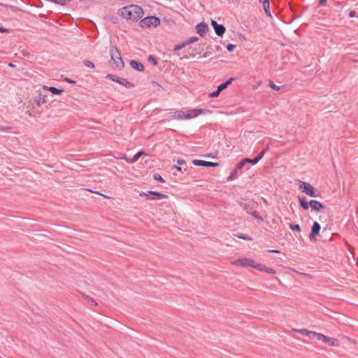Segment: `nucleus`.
Segmentation results:
<instances>
[{
	"instance_id": "nucleus-1",
	"label": "nucleus",
	"mask_w": 358,
	"mask_h": 358,
	"mask_svg": "<svg viewBox=\"0 0 358 358\" xmlns=\"http://www.w3.org/2000/svg\"><path fill=\"white\" fill-rule=\"evenodd\" d=\"M119 14L127 21L137 22L143 17L144 10L141 6L131 4L120 8Z\"/></svg>"
},
{
	"instance_id": "nucleus-2",
	"label": "nucleus",
	"mask_w": 358,
	"mask_h": 358,
	"mask_svg": "<svg viewBox=\"0 0 358 358\" xmlns=\"http://www.w3.org/2000/svg\"><path fill=\"white\" fill-rule=\"evenodd\" d=\"M298 199L301 207L304 210H308L309 206H310L313 210L317 212L324 208V206L317 200L311 199L308 202L304 197H299Z\"/></svg>"
},
{
	"instance_id": "nucleus-3",
	"label": "nucleus",
	"mask_w": 358,
	"mask_h": 358,
	"mask_svg": "<svg viewBox=\"0 0 358 358\" xmlns=\"http://www.w3.org/2000/svg\"><path fill=\"white\" fill-rule=\"evenodd\" d=\"M110 62H113L117 69L121 70L124 68V64L120 52L116 46L110 47Z\"/></svg>"
},
{
	"instance_id": "nucleus-4",
	"label": "nucleus",
	"mask_w": 358,
	"mask_h": 358,
	"mask_svg": "<svg viewBox=\"0 0 358 358\" xmlns=\"http://www.w3.org/2000/svg\"><path fill=\"white\" fill-rule=\"evenodd\" d=\"M160 24V20L156 16H148L141 18L139 22V26L141 28L157 27Z\"/></svg>"
},
{
	"instance_id": "nucleus-5",
	"label": "nucleus",
	"mask_w": 358,
	"mask_h": 358,
	"mask_svg": "<svg viewBox=\"0 0 358 358\" xmlns=\"http://www.w3.org/2000/svg\"><path fill=\"white\" fill-rule=\"evenodd\" d=\"M299 189L311 197L319 196V192L315 189V187L310 183L299 180Z\"/></svg>"
},
{
	"instance_id": "nucleus-6",
	"label": "nucleus",
	"mask_w": 358,
	"mask_h": 358,
	"mask_svg": "<svg viewBox=\"0 0 358 358\" xmlns=\"http://www.w3.org/2000/svg\"><path fill=\"white\" fill-rule=\"evenodd\" d=\"M139 194L141 196H144L147 199L150 200H162L163 199L168 198V195L157 191H148L147 192H141Z\"/></svg>"
},
{
	"instance_id": "nucleus-7",
	"label": "nucleus",
	"mask_w": 358,
	"mask_h": 358,
	"mask_svg": "<svg viewBox=\"0 0 358 358\" xmlns=\"http://www.w3.org/2000/svg\"><path fill=\"white\" fill-rule=\"evenodd\" d=\"M259 263H257L254 259L250 258H241L238 259L232 262L233 265L240 266H249L256 269V266H258Z\"/></svg>"
},
{
	"instance_id": "nucleus-8",
	"label": "nucleus",
	"mask_w": 358,
	"mask_h": 358,
	"mask_svg": "<svg viewBox=\"0 0 358 358\" xmlns=\"http://www.w3.org/2000/svg\"><path fill=\"white\" fill-rule=\"evenodd\" d=\"M106 78L112 81L116 82V83L126 87L127 88H131L134 87V84L130 83L129 81H128L127 79L117 77L113 74H108L106 76Z\"/></svg>"
},
{
	"instance_id": "nucleus-9",
	"label": "nucleus",
	"mask_w": 358,
	"mask_h": 358,
	"mask_svg": "<svg viewBox=\"0 0 358 358\" xmlns=\"http://www.w3.org/2000/svg\"><path fill=\"white\" fill-rule=\"evenodd\" d=\"M206 112H209V110L207 109L202 108L188 110L187 111H185V120H189L196 117L199 115L204 114Z\"/></svg>"
},
{
	"instance_id": "nucleus-10",
	"label": "nucleus",
	"mask_w": 358,
	"mask_h": 358,
	"mask_svg": "<svg viewBox=\"0 0 358 358\" xmlns=\"http://www.w3.org/2000/svg\"><path fill=\"white\" fill-rule=\"evenodd\" d=\"M211 25L213 26L215 34L219 36H222L226 29L222 24H218L215 20H211Z\"/></svg>"
},
{
	"instance_id": "nucleus-11",
	"label": "nucleus",
	"mask_w": 358,
	"mask_h": 358,
	"mask_svg": "<svg viewBox=\"0 0 358 358\" xmlns=\"http://www.w3.org/2000/svg\"><path fill=\"white\" fill-rule=\"evenodd\" d=\"M192 164L198 166H206V167H216L218 166V163L207 162L200 159H194L192 161Z\"/></svg>"
},
{
	"instance_id": "nucleus-12",
	"label": "nucleus",
	"mask_w": 358,
	"mask_h": 358,
	"mask_svg": "<svg viewBox=\"0 0 358 358\" xmlns=\"http://www.w3.org/2000/svg\"><path fill=\"white\" fill-rule=\"evenodd\" d=\"M196 29L197 33L201 36H204L206 34L207 31H208L209 28L206 22H201L196 26Z\"/></svg>"
},
{
	"instance_id": "nucleus-13",
	"label": "nucleus",
	"mask_w": 358,
	"mask_h": 358,
	"mask_svg": "<svg viewBox=\"0 0 358 358\" xmlns=\"http://www.w3.org/2000/svg\"><path fill=\"white\" fill-rule=\"evenodd\" d=\"M320 229V224L317 222H314L312 226L311 232L309 234L310 240L313 241L315 238V236L319 234Z\"/></svg>"
},
{
	"instance_id": "nucleus-14",
	"label": "nucleus",
	"mask_w": 358,
	"mask_h": 358,
	"mask_svg": "<svg viewBox=\"0 0 358 358\" xmlns=\"http://www.w3.org/2000/svg\"><path fill=\"white\" fill-rule=\"evenodd\" d=\"M129 64L132 69L139 72H142L145 69L143 64L136 60H131Z\"/></svg>"
},
{
	"instance_id": "nucleus-15",
	"label": "nucleus",
	"mask_w": 358,
	"mask_h": 358,
	"mask_svg": "<svg viewBox=\"0 0 358 358\" xmlns=\"http://www.w3.org/2000/svg\"><path fill=\"white\" fill-rule=\"evenodd\" d=\"M256 269L258 271H264L268 274H275L276 271L270 267H266V266L258 264V266H256Z\"/></svg>"
},
{
	"instance_id": "nucleus-16",
	"label": "nucleus",
	"mask_w": 358,
	"mask_h": 358,
	"mask_svg": "<svg viewBox=\"0 0 358 358\" xmlns=\"http://www.w3.org/2000/svg\"><path fill=\"white\" fill-rule=\"evenodd\" d=\"M296 331L303 336H308L310 338H314L315 336L316 332L313 331H309L306 329H301L296 330Z\"/></svg>"
},
{
	"instance_id": "nucleus-17",
	"label": "nucleus",
	"mask_w": 358,
	"mask_h": 358,
	"mask_svg": "<svg viewBox=\"0 0 358 358\" xmlns=\"http://www.w3.org/2000/svg\"><path fill=\"white\" fill-rule=\"evenodd\" d=\"M185 111L184 110H177L173 113L171 117L175 120H185Z\"/></svg>"
},
{
	"instance_id": "nucleus-18",
	"label": "nucleus",
	"mask_w": 358,
	"mask_h": 358,
	"mask_svg": "<svg viewBox=\"0 0 358 358\" xmlns=\"http://www.w3.org/2000/svg\"><path fill=\"white\" fill-rule=\"evenodd\" d=\"M234 80V78H229L227 80H226L224 83L220 84L217 88L219 89V91H222L223 90L226 89Z\"/></svg>"
},
{
	"instance_id": "nucleus-19",
	"label": "nucleus",
	"mask_w": 358,
	"mask_h": 358,
	"mask_svg": "<svg viewBox=\"0 0 358 358\" xmlns=\"http://www.w3.org/2000/svg\"><path fill=\"white\" fill-rule=\"evenodd\" d=\"M262 4L264 9L265 13L268 16H271V12L269 11V2L268 0H262Z\"/></svg>"
},
{
	"instance_id": "nucleus-20",
	"label": "nucleus",
	"mask_w": 358,
	"mask_h": 358,
	"mask_svg": "<svg viewBox=\"0 0 358 358\" xmlns=\"http://www.w3.org/2000/svg\"><path fill=\"white\" fill-rule=\"evenodd\" d=\"M326 343H327L329 346H338V341L337 339L334 338H327V340L326 341Z\"/></svg>"
},
{
	"instance_id": "nucleus-21",
	"label": "nucleus",
	"mask_w": 358,
	"mask_h": 358,
	"mask_svg": "<svg viewBox=\"0 0 358 358\" xmlns=\"http://www.w3.org/2000/svg\"><path fill=\"white\" fill-rule=\"evenodd\" d=\"M48 90L53 94H61L64 92L63 90L58 89L55 87H48Z\"/></svg>"
},
{
	"instance_id": "nucleus-22",
	"label": "nucleus",
	"mask_w": 358,
	"mask_h": 358,
	"mask_svg": "<svg viewBox=\"0 0 358 358\" xmlns=\"http://www.w3.org/2000/svg\"><path fill=\"white\" fill-rule=\"evenodd\" d=\"M143 153V152L139 151L136 154H135L131 159L127 161L130 163H134L136 161H138V159L141 157V156H142Z\"/></svg>"
},
{
	"instance_id": "nucleus-23",
	"label": "nucleus",
	"mask_w": 358,
	"mask_h": 358,
	"mask_svg": "<svg viewBox=\"0 0 358 358\" xmlns=\"http://www.w3.org/2000/svg\"><path fill=\"white\" fill-rule=\"evenodd\" d=\"M315 337L318 340V341H321L324 343H326L327 340V338L328 336L322 334H320V333H317L315 334Z\"/></svg>"
},
{
	"instance_id": "nucleus-24",
	"label": "nucleus",
	"mask_w": 358,
	"mask_h": 358,
	"mask_svg": "<svg viewBox=\"0 0 358 358\" xmlns=\"http://www.w3.org/2000/svg\"><path fill=\"white\" fill-rule=\"evenodd\" d=\"M36 101L38 106L42 105L46 102V97H45V96L40 95L37 98Z\"/></svg>"
},
{
	"instance_id": "nucleus-25",
	"label": "nucleus",
	"mask_w": 358,
	"mask_h": 358,
	"mask_svg": "<svg viewBox=\"0 0 358 358\" xmlns=\"http://www.w3.org/2000/svg\"><path fill=\"white\" fill-rule=\"evenodd\" d=\"M199 40V38L196 37V36H192V37H189L187 39H186L185 41V43L187 45L191 44V43H193L196 41H197Z\"/></svg>"
},
{
	"instance_id": "nucleus-26",
	"label": "nucleus",
	"mask_w": 358,
	"mask_h": 358,
	"mask_svg": "<svg viewBox=\"0 0 358 358\" xmlns=\"http://www.w3.org/2000/svg\"><path fill=\"white\" fill-rule=\"evenodd\" d=\"M245 159H246V163H251L253 165L257 164L260 161L257 156L254 159L245 158Z\"/></svg>"
},
{
	"instance_id": "nucleus-27",
	"label": "nucleus",
	"mask_w": 358,
	"mask_h": 358,
	"mask_svg": "<svg viewBox=\"0 0 358 358\" xmlns=\"http://www.w3.org/2000/svg\"><path fill=\"white\" fill-rule=\"evenodd\" d=\"M237 170L238 169H236L233 170L232 171H231V173L227 178L228 181L232 180L236 177V176L238 174Z\"/></svg>"
},
{
	"instance_id": "nucleus-28",
	"label": "nucleus",
	"mask_w": 358,
	"mask_h": 358,
	"mask_svg": "<svg viewBox=\"0 0 358 358\" xmlns=\"http://www.w3.org/2000/svg\"><path fill=\"white\" fill-rule=\"evenodd\" d=\"M289 228L292 230V231H296L298 232H300L301 231V227L299 224H289Z\"/></svg>"
},
{
	"instance_id": "nucleus-29",
	"label": "nucleus",
	"mask_w": 358,
	"mask_h": 358,
	"mask_svg": "<svg viewBox=\"0 0 358 358\" xmlns=\"http://www.w3.org/2000/svg\"><path fill=\"white\" fill-rule=\"evenodd\" d=\"M269 144H268L266 145V147L263 150H262L258 155H257V157H259V159L261 160L262 159V157H264V155H265V153L268 151V148H269Z\"/></svg>"
},
{
	"instance_id": "nucleus-30",
	"label": "nucleus",
	"mask_w": 358,
	"mask_h": 358,
	"mask_svg": "<svg viewBox=\"0 0 358 358\" xmlns=\"http://www.w3.org/2000/svg\"><path fill=\"white\" fill-rule=\"evenodd\" d=\"M185 46H187V45L185 43V41H183L180 44H178V45H175L174 48H173V50L174 51L180 50L182 48H185Z\"/></svg>"
},
{
	"instance_id": "nucleus-31",
	"label": "nucleus",
	"mask_w": 358,
	"mask_h": 358,
	"mask_svg": "<svg viewBox=\"0 0 358 358\" xmlns=\"http://www.w3.org/2000/svg\"><path fill=\"white\" fill-rule=\"evenodd\" d=\"M245 164H246V159H245V158H244L241 162H239L238 164H236V169H242Z\"/></svg>"
},
{
	"instance_id": "nucleus-32",
	"label": "nucleus",
	"mask_w": 358,
	"mask_h": 358,
	"mask_svg": "<svg viewBox=\"0 0 358 358\" xmlns=\"http://www.w3.org/2000/svg\"><path fill=\"white\" fill-rule=\"evenodd\" d=\"M148 61L153 66H156L157 64V60L153 55H150L148 58Z\"/></svg>"
},
{
	"instance_id": "nucleus-33",
	"label": "nucleus",
	"mask_w": 358,
	"mask_h": 358,
	"mask_svg": "<svg viewBox=\"0 0 358 358\" xmlns=\"http://www.w3.org/2000/svg\"><path fill=\"white\" fill-rule=\"evenodd\" d=\"M269 87L273 90L278 91L280 90V87L276 85L272 80H269L268 82Z\"/></svg>"
},
{
	"instance_id": "nucleus-34",
	"label": "nucleus",
	"mask_w": 358,
	"mask_h": 358,
	"mask_svg": "<svg viewBox=\"0 0 358 358\" xmlns=\"http://www.w3.org/2000/svg\"><path fill=\"white\" fill-rule=\"evenodd\" d=\"M251 215L259 222H263V218L258 215L257 212L251 213Z\"/></svg>"
},
{
	"instance_id": "nucleus-35",
	"label": "nucleus",
	"mask_w": 358,
	"mask_h": 358,
	"mask_svg": "<svg viewBox=\"0 0 358 358\" xmlns=\"http://www.w3.org/2000/svg\"><path fill=\"white\" fill-rule=\"evenodd\" d=\"M84 64L86 67L90 68V69H94L95 67L94 64L89 60H85Z\"/></svg>"
},
{
	"instance_id": "nucleus-36",
	"label": "nucleus",
	"mask_w": 358,
	"mask_h": 358,
	"mask_svg": "<svg viewBox=\"0 0 358 358\" xmlns=\"http://www.w3.org/2000/svg\"><path fill=\"white\" fill-rule=\"evenodd\" d=\"M153 178L155 180H157V181L161 182H164L163 178L159 173H155L154 176H153Z\"/></svg>"
},
{
	"instance_id": "nucleus-37",
	"label": "nucleus",
	"mask_w": 358,
	"mask_h": 358,
	"mask_svg": "<svg viewBox=\"0 0 358 358\" xmlns=\"http://www.w3.org/2000/svg\"><path fill=\"white\" fill-rule=\"evenodd\" d=\"M220 92L221 91H219V89L217 88L215 92L209 94V96L212 98L217 97L220 95Z\"/></svg>"
},
{
	"instance_id": "nucleus-38",
	"label": "nucleus",
	"mask_w": 358,
	"mask_h": 358,
	"mask_svg": "<svg viewBox=\"0 0 358 358\" xmlns=\"http://www.w3.org/2000/svg\"><path fill=\"white\" fill-rule=\"evenodd\" d=\"M236 48V45L231 43H229L227 45V50L229 52H232Z\"/></svg>"
},
{
	"instance_id": "nucleus-39",
	"label": "nucleus",
	"mask_w": 358,
	"mask_h": 358,
	"mask_svg": "<svg viewBox=\"0 0 358 358\" xmlns=\"http://www.w3.org/2000/svg\"><path fill=\"white\" fill-rule=\"evenodd\" d=\"M50 2L56 3L58 4L64 5L65 3V0H48Z\"/></svg>"
},
{
	"instance_id": "nucleus-40",
	"label": "nucleus",
	"mask_w": 358,
	"mask_h": 358,
	"mask_svg": "<svg viewBox=\"0 0 358 358\" xmlns=\"http://www.w3.org/2000/svg\"><path fill=\"white\" fill-rule=\"evenodd\" d=\"M238 238L243 239V240H252L251 238L247 236L245 234H241L239 236H238Z\"/></svg>"
},
{
	"instance_id": "nucleus-41",
	"label": "nucleus",
	"mask_w": 358,
	"mask_h": 358,
	"mask_svg": "<svg viewBox=\"0 0 358 358\" xmlns=\"http://www.w3.org/2000/svg\"><path fill=\"white\" fill-rule=\"evenodd\" d=\"M318 1H319V6H324L326 4L327 1V0H318Z\"/></svg>"
},
{
	"instance_id": "nucleus-42",
	"label": "nucleus",
	"mask_w": 358,
	"mask_h": 358,
	"mask_svg": "<svg viewBox=\"0 0 358 358\" xmlns=\"http://www.w3.org/2000/svg\"><path fill=\"white\" fill-rule=\"evenodd\" d=\"M88 299H89V301H90V303L92 305H94V306L96 305V302L94 301V299H93L92 298H89V297H88Z\"/></svg>"
},
{
	"instance_id": "nucleus-43",
	"label": "nucleus",
	"mask_w": 358,
	"mask_h": 358,
	"mask_svg": "<svg viewBox=\"0 0 358 358\" xmlns=\"http://www.w3.org/2000/svg\"><path fill=\"white\" fill-rule=\"evenodd\" d=\"M349 17L350 18H353L355 17V11H350L349 13Z\"/></svg>"
},
{
	"instance_id": "nucleus-44",
	"label": "nucleus",
	"mask_w": 358,
	"mask_h": 358,
	"mask_svg": "<svg viewBox=\"0 0 358 358\" xmlns=\"http://www.w3.org/2000/svg\"><path fill=\"white\" fill-rule=\"evenodd\" d=\"M177 163H178V164H179V165H182V164H185V160H183V159H178Z\"/></svg>"
},
{
	"instance_id": "nucleus-45",
	"label": "nucleus",
	"mask_w": 358,
	"mask_h": 358,
	"mask_svg": "<svg viewBox=\"0 0 358 358\" xmlns=\"http://www.w3.org/2000/svg\"><path fill=\"white\" fill-rule=\"evenodd\" d=\"M242 207H243V209L244 210H245L247 213H248V205L244 203L242 205Z\"/></svg>"
},
{
	"instance_id": "nucleus-46",
	"label": "nucleus",
	"mask_w": 358,
	"mask_h": 358,
	"mask_svg": "<svg viewBox=\"0 0 358 358\" xmlns=\"http://www.w3.org/2000/svg\"><path fill=\"white\" fill-rule=\"evenodd\" d=\"M268 252H273V253H280V250H268Z\"/></svg>"
},
{
	"instance_id": "nucleus-47",
	"label": "nucleus",
	"mask_w": 358,
	"mask_h": 358,
	"mask_svg": "<svg viewBox=\"0 0 358 358\" xmlns=\"http://www.w3.org/2000/svg\"><path fill=\"white\" fill-rule=\"evenodd\" d=\"M8 31L6 28L0 27V33H6Z\"/></svg>"
},
{
	"instance_id": "nucleus-48",
	"label": "nucleus",
	"mask_w": 358,
	"mask_h": 358,
	"mask_svg": "<svg viewBox=\"0 0 358 358\" xmlns=\"http://www.w3.org/2000/svg\"><path fill=\"white\" fill-rule=\"evenodd\" d=\"M65 80L67 81L69 83H76V82L74 80H72L70 78H66Z\"/></svg>"
},
{
	"instance_id": "nucleus-49",
	"label": "nucleus",
	"mask_w": 358,
	"mask_h": 358,
	"mask_svg": "<svg viewBox=\"0 0 358 358\" xmlns=\"http://www.w3.org/2000/svg\"><path fill=\"white\" fill-rule=\"evenodd\" d=\"M117 159H127L126 157L124 155H122L121 156L118 157Z\"/></svg>"
},
{
	"instance_id": "nucleus-50",
	"label": "nucleus",
	"mask_w": 358,
	"mask_h": 358,
	"mask_svg": "<svg viewBox=\"0 0 358 358\" xmlns=\"http://www.w3.org/2000/svg\"><path fill=\"white\" fill-rule=\"evenodd\" d=\"M173 169H177L178 171H180L182 170L181 167L178 166H174Z\"/></svg>"
},
{
	"instance_id": "nucleus-51",
	"label": "nucleus",
	"mask_w": 358,
	"mask_h": 358,
	"mask_svg": "<svg viewBox=\"0 0 358 358\" xmlns=\"http://www.w3.org/2000/svg\"><path fill=\"white\" fill-rule=\"evenodd\" d=\"M8 66H10V67H14V66H14L13 64H11V63H10V64H8Z\"/></svg>"
},
{
	"instance_id": "nucleus-52",
	"label": "nucleus",
	"mask_w": 358,
	"mask_h": 358,
	"mask_svg": "<svg viewBox=\"0 0 358 358\" xmlns=\"http://www.w3.org/2000/svg\"><path fill=\"white\" fill-rule=\"evenodd\" d=\"M1 129L0 128V130H1Z\"/></svg>"
}]
</instances>
